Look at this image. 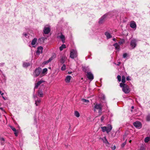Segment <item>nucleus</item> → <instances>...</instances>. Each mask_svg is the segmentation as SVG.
I'll return each mask as SVG.
<instances>
[{
    "mask_svg": "<svg viewBox=\"0 0 150 150\" xmlns=\"http://www.w3.org/2000/svg\"><path fill=\"white\" fill-rule=\"evenodd\" d=\"M120 86L122 88V91L125 93H128L130 92V89L127 85L125 83H120Z\"/></svg>",
    "mask_w": 150,
    "mask_h": 150,
    "instance_id": "1",
    "label": "nucleus"
},
{
    "mask_svg": "<svg viewBox=\"0 0 150 150\" xmlns=\"http://www.w3.org/2000/svg\"><path fill=\"white\" fill-rule=\"evenodd\" d=\"M67 59V58L65 55L61 54L59 56V57L58 58V64L61 63L62 64H64Z\"/></svg>",
    "mask_w": 150,
    "mask_h": 150,
    "instance_id": "2",
    "label": "nucleus"
},
{
    "mask_svg": "<svg viewBox=\"0 0 150 150\" xmlns=\"http://www.w3.org/2000/svg\"><path fill=\"white\" fill-rule=\"evenodd\" d=\"M101 129H102V131L103 132H106L107 133H108L110 132L111 131L112 129V127L111 125L110 124H108V127H101Z\"/></svg>",
    "mask_w": 150,
    "mask_h": 150,
    "instance_id": "3",
    "label": "nucleus"
},
{
    "mask_svg": "<svg viewBox=\"0 0 150 150\" xmlns=\"http://www.w3.org/2000/svg\"><path fill=\"white\" fill-rule=\"evenodd\" d=\"M77 56V52L76 50H72L70 51V57L72 59L76 58Z\"/></svg>",
    "mask_w": 150,
    "mask_h": 150,
    "instance_id": "4",
    "label": "nucleus"
},
{
    "mask_svg": "<svg viewBox=\"0 0 150 150\" xmlns=\"http://www.w3.org/2000/svg\"><path fill=\"white\" fill-rule=\"evenodd\" d=\"M137 41L135 39L132 40L130 43V49H133L137 45Z\"/></svg>",
    "mask_w": 150,
    "mask_h": 150,
    "instance_id": "5",
    "label": "nucleus"
},
{
    "mask_svg": "<svg viewBox=\"0 0 150 150\" xmlns=\"http://www.w3.org/2000/svg\"><path fill=\"white\" fill-rule=\"evenodd\" d=\"M41 71V69L40 68H36L35 70L33 73V75L35 77H37L40 75Z\"/></svg>",
    "mask_w": 150,
    "mask_h": 150,
    "instance_id": "6",
    "label": "nucleus"
},
{
    "mask_svg": "<svg viewBox=\"0 0 150 150\" xmlns=\"http://www.w3.org/2000/svg\"><path fill=\"white\" fill-rule=\"evenodd\" d=\"M133 125L137 128H141L142 127V125L141 122L139 121H136L133 123Z\"/></svg>",
    "mask_w": 150,
    "mask_h": 150,
    "instance_id": "7",
    "label": "nucleus"
},
{
    "mask_svg": "<svg viewBox=\"0 0 150 150\" xmlns=\"http://www.w3.org/2000/svg\"><path fill=\"white\" fill-rule=\"evenodd\" d=\"M50 27L49 26L45 27L43 30V32L45 34H48L50 32Z\"/></svg>",
    "mask_w": 150,
    "mask_h": 150,
    "instance_id": "8",
    "label": "nucleus"
},
{
    "mask_svg": "<svg viewBox=\"0 0 150 150\" xmlns=\"http://www.w3.org/2000/svg\"><path fill=\"white\" fill-rule=\"evenodd\" d=\"M86 76L88 79L91 81H92L93 79V75L91 72H87Z\"/></svg>",
    "mask_w": 150,
    "mask_h": 150,
    "instance_id": "9",
    "label": "nucleus"
},
{
    "mask_svg": "<svg viewBox=\"0 0 150 150\" xmlns=\"http://www.w3.org/2000/svg\"><path fill=\"white\" fill-rule=\"evenodd\" d=\"M107 16V14H105L101 17L98 22L99 24H102L104 22Z\"/></svg>",
    "mask_w": 150,
    "mask_h": 150,
    "instance_id": "10",
    "label": "nucleus"
},
{
    "mask_svg": "<svg viewBox=\"0 0 150 150\" xmlns=\"http://www.w3.org/2000/svg\"><path fill=\"white\" fill-rule=\"evenodd\" d=\"M94 108L96 109H99V112H101L102 111V106L100 104H96L94 106Z\"/></svg>",
    "mask_w": 150,
    "mask_h": 150,
    "instance_id": "11",
    "label": "nucleus"
},
{
    "mask_svg": "<svg viewBox=\"0 0 150 150\" xmlns=\"http://www.w3.org/2000/svg\"><path fill=\"white\" fill-rule=\"evenodd\" d=\"M44 82V81L40 80L37 83H35L34 89H35L37 88L39 86H40L42 83H43ZM34 91H35V90H34Z\"/></svg>",
    "mask_w": 150,
    "mask_h": 150,
    "instance_id": "12",
    "label": "nucleus"
},
{
    "mask_svg": "<svg viewBox=\"0 0 150 150\" xmlns=\"http://www.w3.org/2000/svg\"><path fill=\"white\" fill-rule=\"evenodd\" d=\"M43 47L42 46H39L38 47L36 53L37 54H39L40 53H42V52Z\"/></svg>",
    "mask_w": 150,
    "mask_h": 150,
    "instance_id": "13",
    "label": "nucleus"
},
{
    "mask_svg": "<svg viewBox=\"0 0 150 150\" xmlns=\"http://www.w3.org/2000/svg\"><path fill=\"white\" fill-rule=\"evenodd\" d=\"M38 96L40 97H42L43 96L44 94L42 91V90L39 88L38 91Z\"/></svg>",
    "mask_w": 150,
    "mask_h": 150,
    "instance_id": "14",
    "label": "nucleus"
},
{
    "mask_svg": "<svg viewBox=\"0 0 150 150\" xmlns=\"http://www.w3.org/2000/svg\"><path fill=\"white\" fill-rule=\"evenodd\" d=\"M103 142L105 144H106V145L108 146L110 144L108 142L107 139L106 137L105 136L102 139Z\"/></svg>",
    "mask_w": 150,
    "mask_h": 150,
    "instance_id": "15",
    "label": "nucleus"
},
{
    "mask_svg": "<svg viewBox=\"0 0 150 150\" xmlns=\"http://www.w3.org/2000/svg\"><path fill=\"white\" fill-rule=\"evenodd\" d=\"M31 65V62H23V66L24 67L27 68Z\"/></svg>",
    "mask_w": 150,
    "mask_h": 150,
    "instance_id": "16",
    "label": "nucleus"
},
{
    "mask_svg": "<svg viewBox=\"0 0 150 150\" xmlns=\"http://www.w3.org/2000/svg\"><path fill=\"white\" fill-rule=\"evenodd\" d=\"M113 46L115 47V49L118 51L120 50V46L118 45L117 43H115L113 44Z\"/></svg>",
    "mask_w": 150,
    "mask_h": 150,
    "instance_id": "17",
    "label": "nucleus"
},
{
    "mask_svg": "<svg viewBox=\"0 0 150 150\" xmlns=\"http://www.w3.org/2000/svg\"><path fill=\"white\" fill-rule=\"evenodd\" d=\"M71 77L69 75H67L65 79V81L66 83H69L70 81V80Z\"/></svg>",
    "mask_w": 150,
    "mask_h": 150,
    "instance_id": "18",
    "label": "nucleus"
},
{
    "mask_svg": "<svg viewBox=\"0 0 150 150\" xmlns=\"http://www.w3.org/2000/svg\"><path fill=\"white\" fill-rule=\"evenodd\" d=\"M105 34L107 37V39H109L112 37V36L108 32H106L105 33Z\"/></svg>",
    "mask_w": 150,
    "mask_h": 150,
    "instance_id": "19",
    "label": "nucleus"
},
{
    "mask_svg": "<svg viewBox=\"0 0 150 150\" xmlns=\"http://www.w3.org/2000/svg\"><path fill=\"white\" fill-rule=\"evenodd\" d=\"M130 26L131 28H136V25L135 22L133 21L130 24Z\"/></svg>",
    "mask_w": 150,
    "mask_h": 150,
    "instance_id": "20",
    "label": "nucleus"
},
{
    "mask_svg": "<svg viewBox=\"0 0 150 150\" xmlns=\"http://www.w3.org/2000/svg\"><path fill=\"white\" fill-rule=\"evenodd\" d=\"M46 39V38H45L42 37L38 39V42L39 43H42L44 42V41Z\"/></svg>",
    "mask_w": 150,
    "mask_h": 150,
    "instance_id": "21",
    "label": "nucleus"
},
{
    "mask_svg": "<svg viewBox=\"0 0 150 150\" xmlns=\"http://www.w3.org/2000/svg\"><path fill=\"white\" fill-rule=\"evenodd\" d=\"M0 140L1 141V145H3L4 144L5 139L2 137H0Z\"/></svg>",
    "mask_w": 150,
    "mask_h": 150,
    "instance_id": "22",
    "label": "nucleus"
},
{
    "mask_svg": "<svg viewBox=\"0 0 150 150\" xmlns=\"http://www.w3.org/2000/svg\"><path fill=\"white\" fill-rule=\"evenodd\" d=\"M56 57V55L55 54H54L52 55L48 59L49 61L50 62L51 61L53 60Z\"/></svg>",
    "mask_w": 150,
    "mask_h": 150,
    "instance_id": "23",
    "label": "nucleus"
},
{
    "mask_svg": "<svg viewBox=\"0 0 150 150\" xmlns=\"http://www.w3.org/2000/svg\"><path fill=\"white\" fill-rule=\"evenodd\" d=\"M56 57V55L55 54H54L52 55L48 59L49 61L50 62L51 61L53 60Z\"/></svg>",
    "mask_w": 150,
    "mask_h": 150,
    "instance_id": "24",
    "label": "nucleus"
},
{
    "mask_svg": "<svg viewBox=\"0 0 150 150\" xmlns=\"http://www.w3.org/2000/svg\"><path fill=\"white\" fill-rule=\"evenodd\" d=\"M37 39L36 38H34L32 41L31 43V45H35L37 42Z\"/></svg>",
    "mask_w": 150,
    "mask_h": 150,
    "instance_id": "25",
    "label": "nucleus"
},
{
    "mask_svg": "<svg viewBox=\"0 0 150 150\" xmlns=\"http://www.w3.org/2000/svg\"><path fill=\"white\" fill-rule=\"evenodd\" d=\"M66 47V45L65 44H62L59 48V50L60 51H62L63 49L65 48Z\"/></svg>",
    "mask_w": 150,
    "mask_h": 150,
    "instance_id": "26",
    "label": "nucleus"
},
{
    "mask_svg": "<svg viewBox=\"0 0 150 150\" xmlns=\"http://www.w3.org/2000/svg\"><path fill=\"white\" fill-rule=\"evenodd\" d=\"M41 100L40 99H38L37 100L35 101V104L36 106H38V104L40 103Z\"/></svg>",
    "mask_w": 150,
    "mask_h": 150,
    "instance_id": "27",
    "label": "nucleus"
},
{
    "mask_svg": "<svg viewBox=\"0 0 150 150\" xmlns=\"http://www.w3.org/2000/svg\"><path fill=\"white\" fill-rule=\"evenodd\" d=\"M74 115L77 117H79L80 116V114L77 111H75L74 112Z\"/></svg>",
    "mask_w": 150,
    "mask_h": 150,
    "instance_id": "28",
    "label": "nucleus"
},
{
    "mask_svg": "<svg viewBox=\"0 0 150 150\" xmlns=\"http://www.w3.org/2000/svg\"><path fill=\"white\" fill-rule=\"evenodd\" d=\"M150 140V137H147L144 139V141L145 143L148 142Z\"/></svg>",
    "mask_w": 150,
    "mask_h": 150,
    "instance_id": "29",
    "label": "nucleus"
},
{
    "mask_svg": "<svg viewBox=\"0 0 150 150\" xmlns=\"http://www.w3.org/2000/svg\"><path fill=\"white\" fill-rule=\"evenodd\" d=\"M122 83H124L125 82V76L124 75H123L122 76Z\"/></svg>",
    "mask_w": 150,
    "mask_h": 150,
    "instance_id": "30",
    "label": "nucleus"
},
{
    "mask_svg": "<svg viewBox=\"0 0 150 150\" xmlns=\"http://www.w3.org/2000/svg\"><path fill=\"white\" fill-rule=\"evenodd\" d=\"M66 69V66L65 64H63L61 68L62 71H64Z\"/></svg>",
    "mask_w": 150,
    "mask_h": 150,
    "instance_id": "31",
    "label": "nucleus"
},
{
    "mask_svg": "<svg viewBox=\"0 0 150 150\" xmlns=\"http://www.w3.org/2000/svg\"><path fill=\"white\" fill-rule=\"evenodd\" d=\"M23 35H24L26 38H28L29 37V34L28 33H23Z\"/></svg>",
    "mask_w": 150,
    "mask_h": 150,
    "instance_id": "32",
    "label": "nucleus"
},
{
    "mask_svg": "<svg viewBox=\"0 0 150 150\" xmlns=\"http://www.w3.org/2000/svg\"><path fill=\"white\" fill-rule=\"evenodd\" d=\"M146 120L148 121H150V114H149L146 117Z\"/></svg>",
    "mask_w": 150,
    "mask_h": 150,
    "instance_id": "33",
    "label": "nucleus"
},
{
    "mask_svg": "<svg viewBox=\"0 0 150 150\" xmlns=\"http://www.w3.org/2000/svg\"><path fill=\"white\" fill-rule=\"evenodd\" d=\"M82 101L84 103H88L89 102V101L88 100L84 98H82Z\"/></svg>",
    "mask_w": 150,
    "mask_h": 150,
    "instance_id": "34",
    "label": "nucleus"
},
{
    "mask_svg": "<svg viewBox=\"0 0 150 150\" xmlns=\"http://www.w3.org/2000/svg\"><path fill=\"white\" fill-rule=\"evenodd\" d=\"M60 38L62 40V41L63 40H64L65 37L62 34L60 36H59Z\"/></svg>",
    "mask_w": 150,
    "mask_h": 150,
    "instance_id": "35",
    "label": "nucleus"
},
{
    "mask_svg": "<svg viewBox=\"0 0 150 150\" xmlns=\"http://www.w3.org/2000/svg\"><path fill=\"white\" fill-rule=\"evenodd\" d=\"M10 127L13 130V131L14 132H16V129L13 127L12 126H10Z\"/></svg>",
    "mask_w": 150,
    "mask_h": 150,
    "instance_id": "36",
    "label": "nucleus"
},
{
    "mask_svg": "<svg viewBox=\"0 0 150 150\" xmlns=\"http://www.w3.org/2000/svg\"><path fill=\"white\" fill-rule=\"evenodd\" d=\"M127 139H126L125 141L121 145V147H124L126 144L127 142Z\"/></svg>",
    "mask_w": 150,
    "mask_h": 150,
    "instance_id": "37",
    "label": "nucleus"
},
{
    "mask_svg": "<svg viewBox=\"0 0 150 150\" xmlns=\"http://www.w3.org/2000/svg\"><path fill=\"white\" fill-rule=\"evenodd\" d=\"M124 40L123 39L122 40H121L119 41L118 42V43L120 44V45H121L124 42Z\"/></svg>",
    "mask_w": 150,
    "mask_h": 150,
    "instance_id": "38",
    "label": "nucleus"
},
{
    "mask_svg": "<svg viewBox=\"0 0 150 150\" xmlns=\"http://www.w3.org/2000/svg\"><path fill=\"white\" fill-rule=\"evenodd\" d=\"M117 79H118V81L120 82V81H121V76L119 75H118L117 76Z\"/></svg>",
    "mask_w": 150,
    "mask_h": 150,
    "instance_id": "39",
    "label": "nucleus"
},
{
    "mask_svg": "<svg viewBox=\"0 0 150 150\" xmlns=\"http://www.w3.org/2000/svg\"><path fill=\"white\" fill-rule=\"evenodd\" d=\"M105 116L104 115L102 116L101 117V119H100L101 122H103V120L105 119Z\"/></svg>",
    "mask_w": 150,
    "mask_h": 150,
    "instance_id": "40",
    "label": "nucleus"
},
{
    "mask_svg": "<svg viewBox=\"0 0 150 150\" xmlns=\"http://www.w3.org/2000/svg\"><path fill=\"white\" fill-rule=\"evenodd\" d=\"M50 62V61H49V60H48L46 61H45L43 62V64H47L48 63Z\"/></svg>",
    "mask_w": 150,
    "mask_h": 150,
    "instance_id": "41",
    "label": "nucleus"
},
{
    "mask_svg": "<svg viewBox=\"0 0 150 150\" xmlns=\"http://www.w3.org/2000/svg\"><path fill=\"white\" fill-rule=\"evenodd\" d=\"M84 71L87 74V72H89V71H87V68H84L83 69Z\"/></svg>",
    "mask_w": 150,
    "mask_h": 150,
    "instance_id": "42",
    "label": "nucleus"
},
{
    "mask_svg": "<svg viewBox=\"0 0 150 150\" xmlns=\"http://www.w3.org/2000/svg\"><path fill=\"white\" fill-rule=\"evenodd\" d=\"M47 71V68H45L43 69L42 72L43 73H44L46 72Z\"/></svg>",
    "mask_w": 150,
    "mask_h": 150,
    "instance_id": "43",
    "label": "nucleus"
},
{
    "mask_svg": "<svg viewBox=\"0 0 150 150\" xmlns=\"http://www.w3.org/2000/svg\"><path fill=\"white\" fill-rule=\"evenodd\" d=\"M127 56V53H124L123 54V58H125Z\"/></svg>",
    "mask_w": 150,
    "mask_h": 150,
    "instance_id": "44",
    "label": "nucleus"
},
{
    "mask_svg": "<svg viewBox=\"0 0 150 150\" xmlns=\"http://www.w3.org/2000/svg\"><path fill=\"white\" fill-rule=\"evenodd\" d=\"M116 148V146H114L113 147H112V150H115Z\"/></svg>",
    "mask_w": 150,
    "mask_h": 150,
    "instance_id": "45",
    "label": "nucleus"
},
{
    "mask_svg": "<svg viewBox=\"0 0 150 150\" xmlns=\"http://www.w3.org/2000/svg\"><path fill=\"white\" fill-rule=\"evenodd\" d=\"M126 79L128 81H129L130 79V78L129 76H127L126 78Z\"/></svg>",
    "mask_w": 150,
    "mask_h": 150,
    "instance_id": "46",
    "label": "nucleus"
},
{
    "mask_svg": "<svg viewBox=\"0 0 150 150\" xmlns=\"http://www.w3.org/2000/svg\"><path fill=\"white\" fill-rule=\"evenodd\" d=\"M14 133V134H15V136H17V135H18V133H17V132H15Z\"/></svg>",
    "mask_w": 150,
    "mask_h": 150,
    "instance_id": "47",
    "label": "nucleus"
},
{
    "mask_svg": "<svg viewBox=\"0 0 150 150\" xmlns=\"http://www.w3.org/2000/svg\"><path fill=\"white\" fill-rule=\"evenodd\" d=\"M120 62H118V64H117V65L119 66L120 64Z\"/></svg>",
    "mask_w": 150,
    "mask_h": 150,
    "instance_id": "48",
    "label": "nucleus"
},
{
    "mask_svg": "<svg viewBox=\"0 0 150 150\" xmlns=\"http://www.w3.org/2000/svg\"><path fill=\"white\" fill-rule=\"evenodd\" d=\"M126 137V135L125 134V135H123V139L124 140L125 139V137Z\"/></svg>",
    "mask_w": 150,
    "mask_h": 150,
    "instance_id": "49",
    "label": "nucleus"
},
{
    "mask_svg": "<svg viewBox=\"0 0 150 150\" xmlns=\"http://www.w3.org/2000/svg\"><path fill=\"white\" fill-rule=\"evenodd\" d=\"M2 98H3V99L4 100H6V98H5L4 96H2Z\"/></svg>",
    "mask_w": 150,
    "mask_h": 150,
    "instance_id": "50",
    "label": "nucleus"
},
{
    "mask_svg": "<svg viewBox=\"0 0 150 150\" xmlns=\"http://www.w3.org/2000/svg\"><path fill=\"white\" fill-rule=\"evenodd\" d=\"M0 109L1 110H2V111H4V109L2 108H0Z\"/></svg>",
    "mask_w": 150,
    "mask_h": 150,
    "instance_id": "51",
    "label": "nucleus"
},
{
    "mask_svg": "<svg viewBox=\"0 0 150 150\" xmlns=\"http://www.w3.org/2000/svg\"><path fill=\"white\" fill-rule=\"evenodd\" d=\"M112 40H113V41H115L116 40V39L115 38H113V39H112Z\"/></svg>",
    "mask_w": 150,
    "mask_h": 150,
    "instance_id": "52",
    "label": "nucleus"
},
{
    "mask_svg": "<svg viewBox=\"0 0 150 150\" xmlns=\"http://www.w3.org/2000/svg\"><path fill=\"white\" fill-rule=\"evenodd\" d=\"M33 97L34 98H35L36 97L37 98V97L36 96H35L34 95H33Z\"/></svg>",
    "mask_w": 150,
    "mask_h": 150,
    "instance_id": "53",
    "label": "nucleus"
},
{
    "mask_svg": "<svg viewBox=\"0 0 150 150\" xmlns=\"http://www.w3.org/2000/svg\"><path fill=\"white\" fill-rule=\"evenodd\" d=\"M1 95L2 96H3V95L4 94V93H1Z\"/></svg>",
    "mask_w": 150,
    "mask_h": 150,
    "instance_id": "54",
    "label": "nucleus"
},
{
    "mask_svg": "<svg viewBox=\"0 0 150 150\" xmlns=\"http://www.w3.org/2000/svg\"><path fill=\"white\" fill-rule=\"evenodd\" d=\"M105 98V96H104L103 97V99H104Z\"/></svg>",
    "mask_w": 150,
    "mask_h": 150,
    "instance_id": "55",
    "label": "nucleus"
},
{
    "mask_svg": "<svg viewBox=\"0 0 150 150\" xmlns=\"http://www.w3.org/2000/svg\"><path fill=\"white\" fill-rule=\"evenodd\" d=\"M131 108L132 109H134V107L133 106H132V107H131Z\"/></svg>",
    "mask_w": 150,
    "mask_h": 150,
    "instance_id": "56",
    "label": "nucleus"
},
{
    "mask_svg": "<svg viewBox=\"0 0 150 150\" xmlns=\"http://www.w3.org/2000/svg\"><path fill=\"white\" fill-rule=\"evenodd\" d=\"M131 142H132V140H130L129 141V142L130 143H131Z\"/></svg>",
    "mask_w": 150,
    "mask_h": 150,
    "instance_id": "57",
    "label": "nucleus"
},
{
    "mask_svg": "<svg viewBox=\"0 0 150 150\" xmlns=\"http://www.w3.org/2000/svg\"><path fill=\"white\" fill-rule=\"evenodd\" d=\"M1 91H0V94H1Z\"/></svg>",
    "mask_w": 150,
    "mask_h": 150,
    "instance_id": "58",
    "label": "nucleus"
},
{
    "mask_svg": "<svg viewBox=\"0 0 150 150\" xmlns=\"http://www.w3.org/2000/svg\"><path fill=\"white\" fill-rule=\"evenodd\" d=\"M69 74H71V73H70V72H69Z\"/></svg>",
    "mask_w": 150,
    "mask_h": 150,
    "instance_id": "59",
    "label": "nucleus"
},
{
    "mask_svg": "<svg viewBox=\"0 0 150 150\" xmlns=\"http://www.w3.org/2000/svg\"><path fill=\"white\" fill-rule=\"evenodd\" d=\"M69 74H71V73H70V72H69Z\"/></svg>",
    "mask_w": 150,
    "mask_h": 150,
    "instance_id": "60",
    "label": "nucleus"
},
{
    "mask_svg": "<svg viewBox=\"0 0 150 150\" xmlns=\"http://www.w3.org/2000/svg\"><path fill=\"white\" fill-rule=\"evenodd\" d=\"M142 150H143V149H142Z\"/></svg>",
    "mask_w": 150,
    "mask_h": 150,
    "instance_id": "61",
    "label": "nucleus"
}]
</instances>
